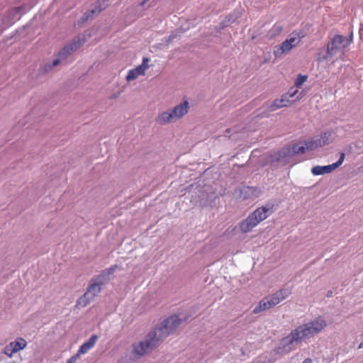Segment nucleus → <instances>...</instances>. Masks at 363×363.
Wrapping results in <instances>:
<instances>
[{
	"label": "nucleus",
	"mask_w": 363,
	"mask_h": 363,
	"mask_svg": "<svg viewBox=\"0 0 363 363\" xmlns=\"http://www.w3.org/2000/svg\"><path fill=\"white\" fill-rule=\"evenodd\" d=\"M327 326V323L319 316L308 323L298 325L281 341V346L277 349L279 354L290 352L297 348L299 343L306 342L321 333Z\"/></svg>",
	"instance_id": "obj_1"
},
{
	"label": "nucleus",
	"mask_w": 363,
	"mask_h": 363,
	"mask_svg": "<svg viewBox=\"0 0 363 363\" xmlns=\"http://www.w3.org/2000/svg\"><path fill=\"white\" fill-rule=\"evenodd\" d=\"M181 322L182 320L176 315L164 320L160 326L147 335L145 341L138 345V355H143L156 347L160 341L176 330Z\"/></svg>",
	"instance_id": "obj_2"
},
{
	"label": "nucleus",
	"mask_w": 363,
	"mask_h": 363,
	"mask_svg": "<svg viewBox=\"0 0 363 363\" xmlns=\"http://www.w3.org/2000/svg\"><path fill=\"white\" fill-rule=\"evenodd\" d=\"M273 208L274 205L269 203L257 208L240 223L241 231L243 233L251 231L273 212Z\"/></svg>",
	"instance_id": "obj_3"
},
{
	"label": "nucleus",
	"mask_w": 363,
	"mask_h": 363,
	"mask_svg": "<svg viewBox=\"0 0 363 363\" xmlns=\"http://www.w3.org/2000/svg\"><path fill=\"white\" fill-rule=\"evenodd\" d=\"M335 133L333 131L325 132L320 135H318L313 139L306 140L304 145L295 144L292 146L289 152L294 154L303 153L306 150H313L319 147H322L333 140Z\"/></svg>",
	"instance_id": "obj_4"
},
{
	"label": "nucleus",
	"mask_w": 363,
	"mask_h": 363,
	"mask_svg": "<svg viewBox=\"0 0 363 363\" xmlns=\"http://www.w3.org/2000/svg\"><path fill=\"white\" fill-rule=\"evenodd\" d=\"M189 109V104L186 100L182 101L173 109L163 111L157 117V122L161 125L174 122L186 115Z\"/></svg>",
	"instance_id": "obj_5"
},
{
	"label": "nucleus",
	"mask_w": 363,
	"mask_h": 363,
	"mask_svg": "<svg viewBox=\"0 0 363 363\" xmlns=\"http://www.w3.org/2000/svg\"><path fill=\"white\" fill-rule=\"evenodd\" d=\"M304 35L302 32L294 31L289 38L284 40L279 47H276L274 50L275 57H280L283 54L289 52L293 48L296 47L303 38Z\"/></svg>",
	"instance_id": "obj_6"
},
{
	"label": "nucleus",
	"mask_w": 363,
	"mask_h": 363,
	"mask_svg": "<svg viewBox=\"0 0 363 363\" xmlns=\"http://www.w3.org/2000/svg\"><path fill=\"white\" fill-rule=\"evenodd\" d=\"M352 42V38H347L341 35H335L327 45V54L324 59L335 55L339 50L346 48Z\"/></svg>",
	"instance_id": "obj_7"
},
{
	"label": "nucleus",
	"mask_w": 363,
	"mask_h": 363,
	"mask_svg": "<svg viewBox=\"0 0 363 363\" xmlns=\"http://www.w3.org/2000/svg\"><path fill=\"white\" fill-rule=\"evenodd\" d=\"M88 287L86 293L77 301V306L85 307L100 293L104 281L97 279Z\"/></svg>",
	"instance_id": "obj_8"
},
{
	"label": "nucleus",
	"mask_w": 363,
	"mask_h": 363,
	"mask_svg": "<svg viewBox=\"0 0 363 363\" xmlns=\"http://www.w3.org/2000/svg\"><path fill=\"white\" fill-rule=\"evenodd\" d=\"M26 345L27 342L24 338L18 337L4 347V353L8 357H12L13 354L23 350Z\"/></svg>",
	"instance_id": "obj_9"
},
{
	"label": "nucleus",
	"mask_w": 363,
	"mask_h": 363,
	"mask_svg": "<svg viewBox=\"0 0 363 363\" xmlns=\"http://www.w3.org/2000/svg\"><path fill=\"white\" fill-rule=\"evenodd\" d=\"M345 153L342 152L340 154V157L339 160L336 162H335L332 164H330V165H326V166L313 167L311 169V172H312L313 174H314V175H321V174H324L325 173H330V172H333V170H335L338 167H340L342 164V162L345 160Z\"/></svg>",
	"instance_id": "obj_10"
},
{
	"label": "nucleus",
	"mask_w": 363,
	"mask_h": 363,
	"mask_svg": "<svg viewBox=\"0 0 363 363\" xmlns=\"http://www.w3.org/2000/svg\"><path fill=\"white\" fill-rule=\"evenodd\" d=\"M298 93V89L293 91H289L286 94L281 96V99H275L270 106L271 111H275L282 107H287L291 105L289 98L294 97Z\"/></svg>",
	"instance_id": "obj_11"
},
{
	"label": "nucleus",
	"mask_w": 363,
	"mask_h": 363,
	"mask_svg": "<svg viewBox=\"0 0 363 363\" xmlns=\"http://www.w3.org/2000/svg\"><path fill=\"white\" fill-rule=\"evenodd\" d=\"M85 41V39L83 38L81 40L80 37H77V38H74L73 41L69 44L64 47V48L59 52V56L64 59L67 57L70 52H72L77 48H79L81 45H82Z\"/></svg>",
	"instance_id": "obj_12"
},
{
	"label": "nucleus",
	"mask_w": 363,
	"mask_h": 363,
	"mask_svg": "<svg viewBox=\"0 0 363 363\" xmlns=\"http://www.w3.org/2000/svg\"><path fill=\"white\" fill-rule=\"evenodd\" d=\"M290 294V291L288 289H281L274 294H272L270 296H267V298L269 301L270 304H272V307L277 305L279 303H280L282 300H284L285 298L289 296Z\"/></svg>",
	"instance_id": "obj_13"
},
{
	"label": "nucleus",
	"mask_w": 363,
	"mask_h": 363,
	"mask_svg": "<svg viewBox=\"0 0 363 363\" xmlns=\"http://www.w3.org/2000/svg\"><path fill=\"white\" fill-rule=\"evenodd\" d=\"M99 337L96 335H92L86 342H85L80 346L77 351V353L79 355L86 354L88 351H89L91 348L94 347Z\"/></svg>",
	"instance_id": "obj_14"
},
{
	"label": "nucleus",
	"mask_w": 363,
	"mask_h": 363,
	"mask_svg": "<svg viewBox=\"0 0 363 363\" xmlns=\"http://www.w3.org/2000/svg\"><path fill=\"white\" fill-rule=\"evenodd\" d=\"M270 308H272V304H270L267 297H265L260 301L258 305L253 309V313L255 314L259 313Z\"/></svg>",
	"instance_id": "obj_15"
},
{
	"label": "nucleus",
	"mask_w": 363,
	"mask_h": 363,
	"mask_svg": "<svg viewBox=\"0 0 363 363\" xmlns=\"http://www.w3.org/2000/svg\"><path fill=\"white\" fill-rule=\"evenodd\" d=\"M118 267L117 265L112 266L111 267L104 270L101 274L98 277L97 279L104 281V282L108 279L109 276L112 274Z\"/></svg>",
	"instance_id": "obj_16"
},
{
	"label": "nucleus",
	"mask_w": 363,
	"mask_h": 363,
	"mask_svg": "<svg viewBox=\"0 0 363 363\" xmlns=\"http://www.w3.org/2000/svg\"><path fill=\"white\" fill-rule=\"evenodd\" d=\"M148 58H144L143 64L140 66H138V75L144 74L145 70L149 67L148 62H149Z\"/></svg>",
	"instance_id": "obj_17"
},
{
	"label": "nucleus",
	"mask_w": 363,
	"mask_h": 363,
	"mask_svg": "<svg viewBox=\"0 0 363 363\" xmlns=\"http://www.w3.org/2000/svg\"><path fill=\"white\" fill-rule=\"evenodd\" d=\"M104 9H105V6L103 7L101 5H99V6H96V9L88 11L84 14V16H86V18H89V17H92L95 14L99 13Z\"/></svg>",
	"instance_id": "obj_18"
},
{
	"label": "nucleus",
	"mask_w": 363,
	"mask_h": 363,
	"mask_svg": "<svg viewBox=\"0 0 363 363\" xmlns=\"http://www.w3.org/2000/svg\"><path fill=\"white\" fill-rule=\"evenodd\" d=\"M308 79L307 75H302L299 74L295 81L294 85L299 88L301 87L303 83H305Z\"/></svg>",
	"instance_id": "obj_19"
},
{
	"label": "nucleus",
	"mask_w": 363,
	"mask_h": 363,
	"mask_svg": "<svg viewBox=\"0 0 363 363\" xmlns=\"http://www.w3.org/2000/svg\"><path fill=\"white\" fill-rule=\"evenodd\" d=\"M282 27L279 25H274L269 30V34L272 37L277 35L282 32Z\"/></svg>",
	"instance_id": "obj_20"
},
{
	"label": "nucleus",
	"mask_w": 363,
	"mask_h": 363,
	"mask_svg": "<svg viewBox=\"0 0 363 363\" xmlns=\"http://www.w3.org/2000/svg\"><path fill=\"white\" fill-rule=\"evenodd\" d=\"M136 79V68L130 69L126 76L127 81H130Z\"/></svg>",
	"instance_id": "obj_21"
},
{
	"label": "nucleus",
	"mask_w": 363,
	"mask_h": 363,
	"mask_svg": "<svg viewBox=\"0 0 363 363\" xmlns=\"http://www.w3.org/2000/svg\"><path fill=\"white\" fill-rule=\"evenodd\" d=\"M81 355H79L77 352L72 356L68 360L67 363H75L78 358H79Z\"/></svg>",
	"instance_id": "obj_22"
},
{
	"label": "nucleus",
	"mask_w": 363,
	"mask_h": 363,
	"mask_svg": "<svg viewBox=\"0 0 363 363\" xmlns=\"http://www.w3.org/2000/svg\"><path fill=\"white\" fill-rule=\"evenodd\" d=\"M60 61L58 59L55 60L52 63V67H56L57 65H58L60 64Z\"/></svg>",
	"instance_id": "obj_23"
},
{
	"label": "nucleus",
	"mask_w": 363,
	"mask_h": 363,
	"mask_svg": "<svg viewBox=\"0 0 363 363\" xmlns=\"http://www.w3.org/2000/svg\"><path fill=\"white\" fill-rule=\"evenodd\" d=\"M302 363H311V359L309 358H307Z\"/></svg>",
	"instance_id": "obj_24"
},
{
	"label": "nucleus",
	"mask_w": 363,
	"mask_h": 363,
	"mask_svg": "<svg viewBox=\"0 0 363 363\" xmlns=\"http://www.w3.org/2000/svg\"><path fill=\"white\" fill-rule=\"evenodd\" d=\"M247 189L250 191H253V188L252 187H247Z\"/></svg>",
	"instance_id": "obj_25"
},
{
	"label": "nucleus",
	"mask_w": 363,
	"mask_h": 363,
	"mask_svg": "<svg viewBox=\"0 0 363 363\" xmlns=\"http://www.w3.org/2000/svg\"><path fill=\"white\" fill-rule=\"evenodd\" d=\"M362 347H363V341L359 345V348H362Z\"/></svg>",
	"instance_id": "obj_26"
},
{
	"label": "nucleus",
	"mask_w": 363,
	"mask_h": 363,
	"mask_svg": "<svg viewBox=\"0 0 363 363\" xmlns=\"http://www.w3.org/2000/svg\"><path fill=\"white\" fill-rule=\"evenodd\" d=\"M225 133H230V129L228 128L226 130H225Z\"/></svg>",
	"instance_id": "obj_27"
}]
</instances>
